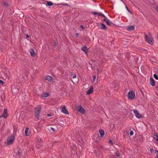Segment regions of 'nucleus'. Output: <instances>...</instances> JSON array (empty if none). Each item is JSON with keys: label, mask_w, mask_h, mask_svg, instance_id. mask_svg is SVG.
I'll return each mask as SVG.
<instances>
[{"label": "nucleus", "mask_w": 158, "mask_h": 158, "mask_svg": "<svg viewBox=\"0 0 158 158\" xmlns=\"http://www.w3.org/2000/svg\"><path fill=\"white\" fill-rule=\"evenodd\" d=\"M41 110V106L39 105L38 106V107L37 108H36L35 109V117L38 119L39 118V114Z\"/></svg>", "instance_id": "1"}, {"label": "nucleus", "mask_w": 158, "mask_h": 158, "mask_svg": "<svg viewBox=\"0 0 158 158\" xmlns=\"http://www.w3.org/2000/svg\"><path fill=\"white\" fill-rule=\"evenodd\" d=\"M15 139V136L14 135H12L10 136H9L7 139V144L8 145L12 144L14 142Z\"/></svg>", "instance_id": "2"}, {"label": "nucleus", "mask_w": 158, "mask_h": 158, "mask_svg": "<svg viewBox=\"0 0 158 158\" xmlns=\"http://www.w3.org/2000/svg\"><path fill=\"white\" fill-rule=\"evenodd\" d=\"M128 98L133 99L135 98V94L132 90L130 91L128 94Z\"/></svg>", "instance_id": "3"}, {"label": "nucleus", "mask_w": 158, "mask_h": 158, "mask_svg": "<svg viewBox=\"0 0 158 158\" xmlns=\"http://www.w3.org/2000/svg\"><path fill=\"white\" fill-rule=\"evenodd\" d=\"M133 111L135 114V115L136 118H142L143 116L141 114H140L139 112L137 110H133Z\"/></svg>", "instance_id": "4"}, {"label": "nucleus", "mask_w": 158, "mask_h": 158, "mask_svg": "<svg viewBox=\"0 0 158 158\" xmlns=\"http://www.w3.org/2000/svg\"><path fill=\"white\" fill-rule=\"evenodd\" d=\"M77 110H78V112L84 114L85 113V109L83 107H82L81 106L77 107Z\"/></svg>", "instance_id": "5"}, {"label": "nucleus", "mask_w": 158, "mask_h": 158, "mask_svg": "<svg viewBox=\"0 0 158 158\" xmlns=\"http://www.w3.org/2000/svg\"><path fill=\"white\" fill-rule=\"evenodd\" d=\"M22 151L20 149H18L17 152L16 153V156L17 158H20L21 155H22Z\"/></svg>", "instance_id": "6"}, {"label": "nucleus", "mask_w": 158, "mask_h": 158, "mask_svg": "<svg viewBox=\"0 0 158 158\" xmlns=\"http://www.w3.org/2000/svg\"><path fill=\"white\" fill-rule=\"evenodd\" d=\"M62 107V112L66 114H68L69 112L66 109V107L65 106H61Z\"/></svg>", "instance_id": "7"}, {"label": "nucleus", "mask_w": 158, "mask_h": 158, "mask_svg": "<svg viewBox=\"0 0 158 158\" xmlns=\"http://www.w3.org/2000/svg\"><path fill=\"white\" fill-rule=\"evenodd\" d=\"M7 110L6 109H4V112L0 116V117H3L4 118H6L8 116V115L7 114Z\"/></svg>", "instance_id": "8"}, {"label": "nucleus", "mask_w": 158, "mask_h": 158, "mask_svg": "<svg viewBox=\"0 0 158 158\" xmlns=\"http://www.w3.org/2000/svg\"><path fill=\"white\" fill-rule=\"evenodd\" d=\"M93 86H91L89 89L86 92L87 94H92L93 92Z\"/></svg>", "instance_id": "9"}, {"label": "nucleus", "mask_w": 158, "mask_h": 158, "mask_svg": "<svg viewBox=\"0 0 158 158\" xmlns=\"http://www.w3.org/2000/svg\"><path fill=\"white\" fill-rule=\"evenodd\" d=\"M153 39L152 38L149 37L148 39H147L146 40L150 44H153Z\"/></svg>", "instance_id": "10"}, {"label": "nucleus", "mask_w": 158, "mask_h": 158, "mask_svg": "<svg viewBox=\"0 0 158 158\" xmlns=\"http://www.w3.org/2000/svg\"><path fill=\"white\" fill-rule=\"evenodd\" d=\"M103 21L104 22H105L107 25H111L112 23H111L109 20H108L107 18L106 19H104L103 20Z\"/></svg>", "instance_id": "11"}, {"label": "nucleus", "mask_w": 158, "mask_h": 158, "mask_svg": "<svg viewBox=\"0 0 158 158\" xmlns=\"http://www.w3.org/2000/svg\"><path fill=\"white\" fill-rule=\"evenodd\" d=\"M150 84L152 86H154L155 85V81L153 78L151 77L150 79Z\"/></svg>", "instance_id": "12"}, {"label": "nucleus", "mask_w": 158, "mask_h": 158, "mask_svg": "<svg viewBox=\"0 0 158 158\" xmlns=\"http://www.w3.org/2000/svg\"><path fill=\"white\" fill-rule=\"evenodd\" d=\"M135 29V27L133 26H131L127 28V30L128 31H132L134 30Z\"/></svg>", "instance_id": "13"}, {"label": "nucleus", "mask_w": 158, "mask_h": 158, "mask_svg": "<svg viewBox=\"0 0 158 158\" xmlns=\"http://www.w3.org/2000/svg\"><path fill=\"white\" fill-rule=\"evenodd\" d=\"M99 132L100 134V136L101 137H103L105 134L104 130H100L99 131Z\"/></svg>", "instance_id": "14"}, {"label": "nucleus", "mask_w": 158, "mask_h": 158, "mask_svg": "<svg viewBox=\"0 0 158 158\" xmlns=\"http://www.w3.org/2000/svg\"><path fill=\"white\" fill-rule=\"evenodd\" d=\"M46 79L49 81H51L52 80V78L51 76H48L46 77Z\"/></svg>", "instance_id": "15"}, {"label": "nucleus", "mask_w": 158, "mask_h": 158, "mask_svg": "<svg viewBox=\"0 0 158 158\" xmlns=\"http://www.w3.org/2000/svg\"><path fill=\"white\" fill-rule=\"evenodd\" d=\"M101 26L100 28L101 29H103L104 30H106L107 29V28L106 25L102 23L101 24Z\"/></svg>", "instance_id": "16"}, {"label": "nucleus", "mask_w": 158, "mask_h": 158, "mask_svg": "<svg viewBox=\"0 0 158 158\" xmlns=\"http://www.w3.org/2000/svg\"><path fill=\"white\" fill-rule=\"evenodd\" d=\"M81 50L84 52L85 53L87 52V48L86 46H85L84 47L81 48Z\"/></svg>", "instance_id": "17"}, {"label": "nucleus", "mask_w": 158, "mask_h": 158, "mask_svg": "<svg viewBox=\"0 0 158 158\" xmlns=\"http://www.w3.org/2000/svg\"><path fill=\"white\" fill-rule=\"evenodd\" d=\"M30 54L31 56H35V52L33 49H31L30 51Z\"/></svg>", "instance_id": "18"}, {"label": "nucleus", "mask_w": 158, "mask_h": 158, "mask_svg": "<svg viewBox=\"0 0 158 158\" xmlns=\"http://www.w3.org/2000/svg\"><path fill=\"white\" fill-rule=\"evenodd\" d=\"M93 14L95 15H98V16H101L102 14V13L100 12H98L96 11H94L93 13Z\"/></svg>", "instance_id": "19"}, {"label": "nucleus", "mask_w": 158, "mask_h": 158, "mask_svg": "<svg viewBox=\"0 0 158 158\" xmlns=\"http://www.w3.org/2000/svg\"><path fill=\"white\" fill-rule=\"evenodd\" d=\"M153 138L157 141V143H158V135L156 133V134H154Z\"/></svg>", "instance_id": "20"}, {"label": "nucleus", "mask_w": 158, "mask_h": 158, "mask_svg": "<svg viewBox=\"0 0 158 158\" xmlns=\"http://www.w3.org/2000/svg\"><path fill=\"white\" fill-rule=\"evenodd\" d=\"M49 95V94L48 93H44L42 94V96L44 98H46Z\"/></svg>", "instance_id": "21"}, {"label": "nucleus", "mask_w": 158, "mask_h": 158, "mask_svg": "<svg viewBox=\"0 0 158 158\" xmlns=\"http://www.w3.org/2000/svg\"><path fill=\"white\" fill-rule=\"evenodd\" d=\"M47 4L48 6H51L53 5V3L51 2L47 1Z\"/></svg>", "instance_id": "22"}, {"label": "nucleus", "mask_w": 158, "mask_h": 158, "mask_svg": "<svg viewBox=\"0 0 158 158\" xmlns=\"http://www.w3.org/2000/svg\"><path fill=\"white\" fill-rule=\"evenodd\" d=\"M29 130V128L28 127H27L26 128L25 131V135L27 136V133L28 131Z\"/></svg>", "instance_id": "23"}, {"label": "nucleus", "mask_w": 158, "mask_h": 158, "mask_svg": "<svg viewBox=\"0 0 158 158\" xmlns=\"http://www.w3.org/2000/svg\"><path fill=\"white\" fill-rule=\"evenodd\" d=\"M76 149V147H74V150H72V149H71V151L72 153L74 154L76 153V152L75 151V149Z\"/></svg>", "instance_id": "24"}, {"label": "nucleus", "mask_w": 158, "mask_h": 158, "mask_svg": "<svg viewBox=\"0 0 158 158\" xmlns=\"http://www.w3.org/2000/svg\"><path fill=\"white\" fill-rule=\"evenodd\" d=\"M115 153V154L117 156L119 157L120 156V155L119 152L118 151H117Z\"/></svg>", "instance_id": "25"}, {"label": "nucleus", "mask_w": 158, "mask_h": 158, "mask_svg": "<svg viewBox=\"0 0 158 158\" xmlns=\"http://www.w3.org/2000/svg\"><path fill=\"white\" fill-rule=\"evenodd\" d=\"M3 5L6 7H7L8 6V4L6 2H3Z\"/></svg>", "instance_id": "26"}, {"label": "nucleus", "mask_w": 158, "mask_h": 158, "mask_svg": "<svg viewBox=\"0 0 158 158\" xmlns=\"http://www.w3.org/2000/svg\"><path fill=\"white\" fill-rule=\"evenodd\" d=\"M155 153L156 154V156L155 157V158H158V151L156 150Z\"/></svg>", "instance_id": "27"}, {"label": "nucleus", "mask_w": 158, "mask_h": 158, "mask_svg": "<svg viewBox=\"0 0 158 158\" xmlns=\"http://www.w3.org/2000/svg\"><path fill=\"white\" fill-rule=\"evenodd\" d=\"M154 77V78L156 80H158V77L157 76L156 74H154L153 75Z\"/></svg>", "instance_id": "28"}, {"label": "nucleus", "mask_w": 158, "mask_h": 158, "mask_svg": "<svg viewBox=\"0 0 158 158\" xmlns=\"http://www.w3.org/2000/svg\"><path fill=\"white\" fill-rule=\"evenodd\" d=\"M57 45V42H56V40H54V42L53 43V46L54 47H55Z\"/></svg>", "instance_id": "29"}, {"label": "nucleus", "mask_w": 158, "mask_h": 158, "mask_svg": "<svg viewBox=\"0 0 158 158\" xmlns=\"http://www.w3.org/2000/svg\"><path fill=\"white\" fill-rule=\"evenodd\" d=\"M134 132L132 131H131L130 132V135H133Z\"/></svg>", "instance_id": "30"}, {"label": "nucleus", "mask_w": 158, "mask_h": 158, "mask_svg": "<svg viewBox=\"0 0 158 158\" xmlns=\"http://www.w3.org/2000/svg\"><path fill=\"white\" fill-rule=\"evenodd\" d=\"M101 16L104 17V19H106L107 18L102 13L101 14Z\"/></svg>", "instance_id": "31"}, {"label": "nucleus", "mask_w": 158, "mask_h": 158, "mask_svg": "<svg viewBox=\"0 0 158 158\" xmlns=\"http://www.w3.org/2000/svg\"><path fill=\"white\" fill-rule=\"evenodd\" d=\"M148 36L146 34H145V39L146 40H147V39H148Z\"/></svg>", "instance_id": "32"}, {"label": "nucleus", "mask_w": 158, "mask_h": 158, "mask_svg": "<svg viewBox=\"0 0 158 158\" xmlns=\"http://www.w3.org/2000/svg\"><path fill=\"white\" fill-rule=\"evenodd\" d=\"M109 142L111 143L112 144H113V142H112L111 139H109Z\"/></svg>", "instance_id": "33"}, {"label": "nucleus", "mask_w": 158, "mask_h": 158, "mask_svg": "<svg viewBox=\"0 0 158 158\" xmlns=\"http://www.w3.org/2000/svg\"><path fill=\"white\" fill-rule=\"evenodd\" d=\"M0 83H1L3 85L4 84V82L0 80Z\"/></svg>", "instance_id": "34"}, {"label": "nucleus", "mask_w": 158, "mask_h": 158, "mask_svg": "<svg viewBox=\"0 0 158 158\" xmlns=\"http://www.w3.org/2000/svg\"><path fill=\"white\" fill-rule=\"evenodd\" d=\"M126 9L129 12L131 13V11H130V10L128 9V8H127V7L126 6Z\"/></svg>", "instance_id": "35"}, {"label": "nucleus", "mask_w": 158, "mask_h": 158, "mask_svg": "<svg viewBox=\"0 0 158 158\" xmlns=\"http://www.w3.org/2000/svg\"><path fill=\"white\" fill-rule=\"evenodd\" d=\"M50 129H51L53 131H55V129L52 127H51L50 128Z\"/></svg>", "instance_id": "36"}, {"label": "nucleus", "mask_w": 158, "mask_h": 158, "mask_svg": "<svg viewBox=\"0 0 158 158\" xmlns=\"http://www.w3.org/2000/svg\"><path fill=\"white\" fill-rule=\"evenodd\" d=\"M150 151L151 153H152L153 152V148H151L150 149Z\"/></svg>", "instance_id": "37"}, {"label": "nucleus", "mask_w": 158, "mask_h": 158, "mask_svg": "<svg viewBox=\"0 0 158 158\" xmlns=\"http://www.w3.org/2000/svg\"><path fill=\"white\" fill-rule=\"evenodd\" d=\"M76 77V75L75 74H74L73 75L72 78H74Z\"/></svg>", "instance_id": "38"}, {"label": "nucleus", "mask_w": 158, "mask_h": 158, "mask_svg": "<svg viewBox=\"0 0 158 158\" xmlns=\"http://www.w3.org/2000/svg\"><path fill=\"white\" fill-rule=\"evenodd\" d=\"M93 81H94L95 80V79H96V76H94L93 77Z\"/></svg>", "instance_id": "39"}, {"label": "nucleus", "mask_w": 158, "mask_h": 158, "mask_svg": "<svg viewBox=\"0 0 158 158\" xmlns=\"http://www.w3.org/2000/svg\"><path fill=\"white\" fill-rule=\"evenodd\" d=\"M26 37H27V38H29V37H30V36H29V35H28V34H26Z\"/></svg>", "instance_id": "40"}, {"label": "nucleus", "mask_w": 158, "mask_h": 158, "mask_svg": "<svg viewBox=\"0 0 158 158\" xmlns=\"http://www.w3.org/2000/svg\"><path fill=\"white\" fill-rule=\"evenodd\" d=\"M156 11L158 12V7H157L156 8Z\"/></svg>", "instance_id": "41"}, {"label": "nucleus", "mask_w": 158, "mask_h": 158, "mask_svg": "<svg viewBox=\"0 0 158 158\" xmlns=\"http://www.w3.org/2000/svg\"><path fill=\"white\" fill-rule=\"evenodd\" d=\"M47 116L48 117H49V116H52V114H47Z\"/></svg>", "instance_id": "42"}, {"label": "nucleus", "mask_w": 158, "mask_h": 158, "mask_svg": "<svg viewBox=\"0 0 158 158\" xmlns=\"http://www.w3.org/2000/svg\"><path fill=\"white\" fill-rule=\"evenodd\" d=\"M81 27L83 29H84V27H83V25H81Z\"/></svg>", "instance_id": "43"}, {"label": "nucleus", "mask_w": 158, "mask_h": 158, "mask_svg": "<svg viewBox=\"0 0 158 158\" xmlns=\"http://www.w3.org/2000/svg\"><path fill=\"white\" fill-rule=\"evenodd\" d=\"M63 5H65V6H69V5L67 4H63Z\"/></svg>", "instance_id": "44"}, {"label": "nucleus", "mask_w": 158, "mask_h": 158, "mask_svg": "<svg viewBox=\"0 0 158 158\" xmlns=\"http://www.w3.org/2000/svg\"><path fill=\"white\" fill-rule=\"evenodd\" d=\"M76 36H79V34L78 33H77L76 34Z\"/></svg>", "instance_id": "45"}, {"label": "nucleus", "mask_w": 158, "mask_h": 158, "mask_svg": "<svg viewBox=\"0 0 158 158\" xmlns=\"http://www.w3.org/2000/svg\"><path fill=\"white\" fill-rule=\"evenodd\" d=\"M97 70L98 71V73L99 72V69H97Z\"/></svg>", "instance_id": "46"}, {"label": "nucleus", "mask_w": 158, "mask_h": 158, "mask_svg": "<svg viewBox=\"0 0 158 158\" xmlns=\"http://www.w3.org/2000/svg\"><path fill=\"white\" fill-rule=\"evenodd\" d=\"M156 88L157 89H158V86L156 87Z\"/></svg>", "instance_id": "47"}, {"label": "nucleus", "mask_w": 158, "mask_h": 158, "mask_svg": "<svg viewBox=\"0 0 158 158\" xmlns=\"http://www.w3.org/2000/svg\"><path fill=\"white\" fill-rule=\"evenodd\" d=\"M157 38H158V34H157Z\"/></svg>", "instance_id": "48"}, {"label": "nucleus", "mask_w": 158, "mask_h": 158, "mask_svg": "<svg viewBox=\"0 0 158 158\" xmlns=\"http://www.w3.org/2000/svg\"><path fill=\"white\" fill-rule=\"evenodd\" d=\"M61 5V4H58V5Z\"/></svg>", "instance_id": "49"}]
</instances>
